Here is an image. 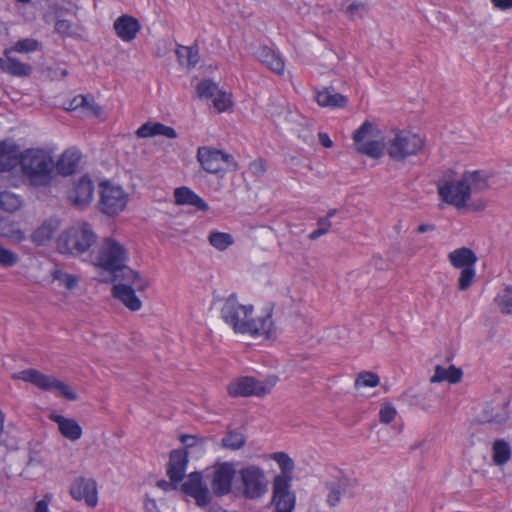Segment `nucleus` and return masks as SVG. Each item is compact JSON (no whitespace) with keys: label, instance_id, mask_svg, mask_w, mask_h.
<instances>
[{"label":"nucleus","instance_id":"1","mask_svg":"<svg viewBox=\"0 0 512 512\" xmlns=\"http://www.w3.org/2000/svg\"><path fill=\"white\" fill-rule=\"evenodd\" d=\"M21 171L29 183L35 187L50 185L53 178L54 162L42 149H27L23 152Z\"/></svg>","mask_w":512,"mask_h":512},{"label":"nucleus","instance_id":"2","mask_svg":"<svg viewBox=\"0 0 512 512\" xmlns=\"http://www.w3.org/2000/svg\"><path fill=\"white\" fill-rule=\"evenodd\" d=\"M97 240L87 222L73 225L64 230L57 239V248L61 254L81 255L87 252Z\"/></svg>","mask_w":512,"mask_h":512},{"label":"nucleus","instance_id":"3","mask_svg":"<svg viewBox=\"0 0 512 512\" xmlns=\"http://www.w3.org/2000/svg\"><path fill=\"white\" fill-rule=\"evenodd\" d=\"M238 490L246 500H258L268 491V480L262 468L248 465L239 470Z\"/></svg>","mask_w":512,"mask_h":512},{"label":"nucleus","instance_id":"4","mask_svg":"<svg viewBox=\"0 0 512 512\" xmlns=\"http://www.w3.org/2000/svg\"><path fill=\"white\" fill-rule=\"evenodd\" d=\"M99 195L98 209L109 217L119 215L126 208L129 201L128 193L121 186L108 180L100 182Z\"/></svg>","mask_w":512,"mask_h":512},{"label":"nucleus","instance_id":"5","mask_svg":"<svg viewBox=\"0 0 512 512\" xmlns=\"http://www.w3.org/2000/svg\"><path fill=\"white\" fill-rule=\"evenodd\" d=\"M13 378L31 383L44 391H58L60 395L70 401H75L78 397L76 392L69 385L53 376L43 374L36 369L29 368L22 370L14 374Z\"/></svg>","mask_w":512,"mask_h":512},{"label":"nucleus","instance_id":"6","mask_svg":"<svg viewBox=\"0 0 512 512\" xmlns=\"http://www.w3.org/2000/svg\"><path fill=\"white\" fill-rule=\"evenodd\" d=\"M423 146L424 140L418 134L399 130L387 143V154L392 160L402 162L420 152Z\"/></svg>","mask_w":512,"mask_h":512},{"label":"nucleus","instance_id":"7","mask_svg":"<svg viewBox=\"0 0 512 512\" xmlns=\"http://www.w3.org/2000/svg\"><path fill=\"white\" fill-rule=\"evenodd\" d=\"M276 380L275 376L269 377L265 381H258L251 376H243L231 382L227 391L231 397H264L271 392Z\"/></svg>","mask_w":512,"mask_h":512},{"label":"nucleus","instance_id":"8","mask_svg":"<svg viewBox=\"0 0 512 512\" xmlns=\"http://www.w3.org/2000/svg\"><path fill=\"white\" fill-rule=\"evenodd\" d=\"M127 260L126 248L117 240L107 238L99 251L97 266L109 273H116Z\"/></svg>","mask_w":512,"mask_h":512},{"label":"nucleus","instance_id":"9","mask_svg":"<svg viewBox=\"0 0 512 512\" xmlns=\"http://www.w3.org/2000/svg\"><path fill=\"white\" fill-rule=\"evenodd\" d=\"M335 475L329 481H326L324 486L328 491L327 504L330 507H335L339 504L342 496H354V489L357 487V480L349 478L341 470L334 469Z\"/></svg>","mask_w":512,"mask_h":512},{"label":"nucleus","instance_id":"10","mask_svg":"<svg viewBox=\"0 0 512 512\" xmlns=\"http://www.w3.org/2000/svg\"><path fill=\"white\" fill-rule=\"evenodd\" d=\"M438 194L447 204L453 205L457 208H463L470 199L471 187L470 185H467L462 177L456 185H454L452 181L439 183Z\"/></svg>","mask_w":512,"mask_h":512},{"label":"nucleus","instance_id":"11","mask_svg":"<svg viewBox=\"0 0 512 512\" xmlns=\"http://www.w3.org/2000/svg\"><path fill=\"white\" fill-rule=\"evenodd\" d=\"M271 504L275 506V512L294 511L296 495L291 489V482L284 478L274 477Z\"/></svg>","mask_w":512,"mask_h":512},{"label":"nucleus","instance_id":"12","mask_svg":"<svg viewBox=\"0 0 512 512\" xmlns=\"http://www.w3.org/2000/svg\"><path fill=\"white\" fill-rule=\"evenodd\" d=\"M196 158L200 163L201 168L210 174H218L223 171L221 162H225L230 165L234 160L232 155L209 146L199 147Z\"/></svg>","mask_w":512,"mask_h":512},{"label":"nucleus","instance_id":"13","mask_svg":"<svg viewBox=\"0 0 512 512\" xmlns=\"http://www.w3.org/2000/svg\"><path fill=\"white\" fill-rule=\"evenodd\" d=\"M181 491L195 499L199 507L207 506L211 501V496L207 486L203 483L200 472H192L188 479L181 484Z\"/></svg>","mask_w":512,"mask_h":512},{"label":"nucleus","instance_id":"14","mask_svg":"<svg viewBox=\"0 0 512 512\" xmlns=\"http://www.w3.org/2000/svg\"><path fill=\"white\" fill-rule=\"evenodd\" d=\"M235 474L236 470L231 462H224L216 466L211 481V488L215 496L222 497L230 493Z\"/></svg>","mask_w":512,"mask_h":512},{"label":"nucleus","instance_id":"15","mask_svg":"<svg viewBox=\"0 0 512 512\" xmlns=\"http://www.w3.org/2000/svg\"><path fill=\"white\" fill-rule=\"evenodd\" d=\"M240 304L237 301L236 293L230 294L221 308V318L232 327L235 333L246 334L249 331L248 320L239 318Z\"/></svg>","mask_w":512,"mask_h":512},{"label":"nucleus","instance_id":"16","mask_svg":"<svg viewBox=\"0 0 512 512\" xmlns=\"http://www.w3.org/2000/svg\"><path fill=\"white\" fill-rule=\"evenodd\" d=\"M94 183L88 175L82 176L68 192V199L78 209L86 208L92 201Z\"/></svg>","mask_w":512,"mask_h":512},{"label":"nucleus","instance_id":"17","mask_svg":"<svg viewBox=\"0 0 512 512\" xmlns=\"http://www.w3.org/2000/svg\"><path fill=\"white\" fill-rule=\"evenodd\" d=\"M70 494L77 501L84 500L89 507H95L98 503L96 481L91 478H76L70 487Z\"/></svg>","mask_w":512,"mask_h":512},{"label":"nucleus","instance_id":"18","mask_svg":"<svg viewBox=\"0 0 512 512\" xmlns=\"http://www.w3.org/2000/svg\"><path fill=\"white\" fill-rule=\"evenodd\" d=\"M189 451L174 449L169 454L166 474L172 483H180L186 473Z\"/></svg>","mask_w":512,"mask_h":512},{"label":"nucleus","instance_id":"19","mask_svg":"<svg viewBox=\"0 0 512 512\" xmlns=\"http://www.w3.org/2000/svg\"><path fill=\"white\" fill-rule=\"evenodd\" d=\"M23 152L13 141L0 142V172H9L21 165Z\"/></svg>","mask_w":512,"mask_h":512},{"label":"nucleus","instance_id":"20","mask_svg":"<svg viewBox=\"0 0 512 512\" xmlns=\"http://www.w3.org/2000/svg\"><path fill=\"white\" fill-rule=\"evenodd\" d=\"M13 52L5 49L3 56L0 57V69L2 72L13 77H29L33 73V67L30 64L23 63L17 58L11 56Z\"/></svg>","mask_w":512,"mask_h":512},{"label":"nucleus","instance_id":"21","mask_svg":"<svg viewBox=\"0 0 512 512\" xmlns=\"http://www.w3.org/2000/svg\"><path fill=\"white\" fill-rule=\"evenodd\" d=\"M113 29L122 41L131 42L141 30V24L135 17L123 14L114 21Z\"/></svg>","mask_w":512,"mask_h":512},{"label":"nucleus","instance_id":"22","mask_svg":"<svg viewBox=\"0 0 512 512\" xmlns=\"http://www.w3.org/2000/svg\"><path fill=\"white\" fill-rule=\"evenodd\" d=\"M509 401L487 403L481 414V421L493 425H502L509 419Z\"/></svg>","mask_w":512,"mask_h":512},{"label":"nucleus","instance_id":"23","mask_svg":"<svg viewBox=\"0 0 512 512\" xmlns=\"http://www.w3.org/2000/svg\"><path fill=\"white\" fill-rule=\"evenodd\" d=\"M112 295L131 311H138L142 306L141 300L137 297L135 289L130 284L114 285Z\"/></svg>","mask_w":512,"mask_h":512},{"label":"nucleus","instance_id":"24","mask_svg":"<svg viewBox=\"0 0 512 512\" xmlns=\"http://www.w3.org/2000/svg\"><path fill=\"white\" fill-rule=\"evenodd\" d=\"M255 56L263 65L274 73L282 74L284 72V60L280 54L276 53L272 48L266 45L260 46L256 51Z\"/></svg>","mask_w":512,"mask_h":512},{"label":"nucleus","instance_id":"25","mask_svg":"<svg viewBox=\"0 0 512 512\" xmlns=\"http://www.w3.org/2000/svg\"><path fill=\"white\" fill-rule=\"evenodd\" d=\"M174 199L177 205L194 206L197 210L202 212L209 210L208 204L199 195L186 186L178 187L174 190Z\"/></svg>","mask_w":512,"mask_h":512},{"label":"nucleus","instance_id":"26","mask_svg":"<svg viewBox=\"0 0 512 512\" xmlns=\"http://www.w3.org/2000/svg\"><path fill=\"white\" fill-rule=\"evenodd\" d=\"M249 331L247 334L252 336L264 335L266 338H270L274 331V323L272 320V309H269L265 315L258 317L257 319L248 320Z\"/></svg>","mask_w":512,"mask_h":512},{"label":"nucleus","instance_id":"27","mask_svg":"<svg viewBox=\"0 0 512 512\" xmlns=\"http://www.w3.org/2000/svg\"><path fill=\"white\" fill-rule=\"evenodd\" d=\"M80 158L81 155L79 151L75 149H67L60 156L56 164H54V168L58 174L62 176H70L76 171Z\"/></svg>","mask_w":512,"mask_h":512},{"label":"nucleus","instance_id":"28","mask_svg":"<svg viewBox=\"0 0 512 512\" xmlns=\"http://www.w3.org/2000/svg\"><path fill=\"white\" fill-rule=\"evenodd\" d=\"M58 228L59 221L57 219H46L39 227L33 231L31 240L37 246H44L52 239Z\"/></svg>","mask_w":512,"mask_h":512},{"label":"nucleus","instance_id":"29","mask_svg":"<svg viewBox=\"0 0 512 512\" xmlns=\"http://www.w3.org/2000/svg\"><path fill=\"white\" fill-rule=\"evenodd\" d=\"M53 421L58 424L59 431L65 438L71 441H76L81 438L82 428L76 420L56 415L53 417Z\"/></svg>","mask_w":512,"mask_h":512},{"label":"nucleus","instance_id":"30","mask_svg":"<svg viewBox=\"0 0 512 512\" xmlns=\"http://www.w3.org/2000/svg\"><path fill=\"white\" fill-rule=\"evenodd\" d=\"M448 259L454 268L472 267L477 262L475 253L467 247L458 248L448 254Z\"/></svg>","mask_w":512,"mask_h":512},{"label":"nucleus","instance_id":"31","mask_svg":"<svg viewBox=\"0 0 512 512\" xmlns=\"http://www.w3.org/2000/svg\"><path fill=\"white\" fill-rule=\"evenodd\" d=\"M316 101L322 107L331 108H344L348 103L346 96L336 93L329 88L319 91L316 95Z\"/></svg>","mask_w":512,"mask_h":512},{"label":"nucleus","instance_id":"32","mask_svg":"<svg viewBox=\"0 0 512 512\" xmlns=\"http://www.w3.org/2000/svg\"><path fill=\"white\" fill-rule=\"evenodd\" d=\"M462 376V370L454 365H451L448 368H444L441 365H437L435 367L434 375L431 377L430 381L432 383H440L443 381H447L451 384H456L461 381Z\"/></svg>","mask_w":512,"mask_h":512},{"label":"nucleus","instance_id":"33","mask_svg":"<svg viewBox=\"0 0 512 512\" xmlns=\"http://www.w3.org/2000/svg\"><path fill=\"white\" fill-rule=\"evenodd\" d=\"M462 177L467 185H470L471 190L484 191L489 187L488 179L490 175L483 170L466 171Z\"/></svg>","mask_w":512,"mask_h":512},{"label":"nucleus","instance_id":"34","mask_svg":"<svg viewBox=\"0 0 512 512\" xmlns=\"http://www.w3.org/2000/svg\"><path fill=\"white\" fill-rule=\"evenodd\" d=\"M385 143L380 140H371L355 146L356 151L373 159H379L384 155Z\"/></svg>","mask_w":512,"mask_h":512},{"label":"nucleus","instance_id":"35","mask_svg":"<svg viewBox=\"0 0 512 512\" xmlns=\"http://www.w3.org/2000/svg\"><path fill=\"white\" fill-rule=\"evenodd\" d=\"M511 458V447L504 439H497L492 445V459L497 466L506 464Z\"/></svg>","mask_w":512,"mask_h":512},{"label":"nucleus","instance_id":"36","mask_svg":"<svg viewBox=\"0 0 512 512\" xmlns=\"http://www.w3.org/2000/svg\"><path fill=\"white\" fill-rule=\"evenodd\" d=\"M271 458L277 462L281 469V473L275 477L284 478L288 482H292V473L294 470V461L285 452H275L271 455Z\"/></svg>","mask_w":512,"mask_h":512},{"label":"nucleus","instance_id":"37","mask_svg":"<svg viewBox=\"0 0 512 512\" xmlns=\"http://www.w3.org/2000/svg\"><path fill=\"white\" fill-rule=\"evenodd\" d=\"M222 446L230 450H238L246 443V438L243 433L237 430H231L221 440Z\"/></svg>","mask_w":512,"mask_h":512},{"label":"nucleus","instance_id":"38","mask_svg":"<svg viewBox=\"0 0 512 512\" xmlns=\"http://www.w3.org/2000/svg\"><path fill=\"white\" fill-rule=\"evenodd\" d=\"M21 207L20 197L10 191L0 192V209L9 213L17 211Z\"/></svg>","mask_w":512,"mask_h":512},{"label":"nucleus","instance_id":"39","mask_svg":"<svg viewBox=\"0 0 512 512\" xmlns=\"http://www.w3.org/2000/svg\"><path fill=\"white\" fill-rule=\"evenodd\" d=\"M209 243L219 251L226 250L234 242L233 237L225 232H211L208 236Z\"/></svg>","mask_w":512,"mask_h":512},{"label":"nucleus","instance_id":"40","mask_svg":"<svg viewBox=\"0 0 512 512\" xmlns=\"http://www.w3.org/2000/svg\"><path fill=\"white\" fill-rule=\"evenodd\" d=\"M41 47V43L33 38H25L17 41L12 47L6 48L11 52L29 53L37 51Z\"/></svg>","mask_w":512,"mask_h":512},{"label":"nucleus","instance_id":"41","mask_svg":"<svg viewBox=\"0 0 512 512\" xmlns=\"http://www.w3.org/2000/svg\"><path fill=\"white\" fill-rule=\"evenodd\" d=\"M197 94L200 99H210L218 92V85L211 79H204L197 85Z\"/></svg>","mask_w":512,"mask_h":512},{"label":"nucleus","instance_id":"42","mask_svg":"<svg viewBox=\"0 0 512 512\" xmlns=\"http://www.w3.org/2000/svg\"><path fill=\"white\" fill-rule=\"evenodd\" d=\"M164 124L160 122H146L141 125L136 134L140 138L154 137L161 134Z\"/></svg>","mask_w":512,"mask_h":512},{"label":"nucleus","instance_id":"43","mask_svg":"<svg viewBox=\"0 0 512 512\" xmlns=\"http://www.w3.org/2000/svg\"><path fill=\"white\" fill-rule=\"evenodd\" d=\"M380 382L379 376L371 371H362L355 379V387H376Z\"/></svg>","mask_w":512,"mask_h":512},{"label":"nucleus","instance_id":"44","mask_svg":"<svg viewBox=\"0 0 512 512\" xmlns=\"http://www.w3.org/2000/svg\"><path fill=\"white\" fill-rule=\"evenodd\" d=\"M51 275L53 280L62 282L68 290H72L77 286L78 278L75 275L65 273L60 269H54Z\"/></svg>","mask_w":512,"mask_h":512},{"label":"nucleus","instance_id":"45","mask_svg":"<svg viewBox=\"0 0 512 512\" xmlns=\"http://www.w3.org/2000/svg\"><path fill=\"white\" fill-rule=\"evenodd\" d=\"M212 102H213L214 108L218 112H224L232 106V101L230 99V95L220 89L213 96Z\"/></svg>","mask_w":512,"mask_h":512},{"label":"nucleus","instance_id":"46","mask_svg":"<svg viewBox=\"0 0 512 512\" xmlns=\"http://www.w3.org/2000/svg\"><path fill=\"white\" fill-rule=\"evenodd\" d=\"M374 128L375 125L372 122L368 120L364 121L353 134L354 145L357 146L358 144L363 143L365 138L372 135Z\"/></svg>","mask_w":512,"mask_h":512},{"label":"nucleus","instance_id":"47","mask_svg":"<svg viewBox=\"0 0 512 512\" xmlns=\"http://www.w3.org/2000/svg\"><path fill=\"white\" fill-rule=\"evenodd\" d=\"M475 278V268L474 266L472 267H464L460 273V277H459V280H458V288L459 290L461 291H465L467 290L473 280Z\"/></svg>","mask_w":512,"mask_h":512},{"label":"nucleus","instance_id":"48","mask_svg":"<svg viewBox=\"0 0 512 512\" xmlns=\"http://www.w3.org/2000/svg\"><path fill=\"white\" fill-rule=\"evenodd\" d=\"M113 280H122L132 283V278H140V273L137 271H134L125 263H123V266H121V269H119L116 273H111Z\"/></svg>","mask_w":512,"mask_h":512},{"label":"nucleus","instance_id":"49","mask_svg":"<svg viewBox=\"0 0 512 512\" xmlns=\"http://www.w3.org/2000/svg\"><path fill=\"white\" fill-rule=\"evenodd\" d=\"M74 24L67 19H58L55 22V32L64 37H71L75 34L73 30Z\"/></svg>","mask_w":512,"mask_h":512},{"label":"nucleus","instance_id":"50","mask_svg":"<svg viewBox=\"0 0 512 512\" xmlns=\"http://www.w3.org/2000/svg\"><path fill=\"white\" fill-rule=\"evenodd\" d=\"M182 49L185 50L186 59H187V67H189V68L195 67L200 60L199 48H198L197 43H194L192 46L182 47Z\"/></svg>","mask_w":512,"mask_h":512},{"label":"nucleus","instance_id":"51","mask_svg":"<svg viewBox=\"0 0 512 512\" xmlns=\"http://www.w3.org/2000/svg\"><path fill=\"white\" fill-rule=\"evenodd\" d=\"M504 292L500 297L499 306L502 313L509 314L512 311V286H507Z\"/></svg>","mask_w":512,"mask_h":512},{"label":"nucleus","instance_id":"52","mask_svg":"<svg viewBox=\"0 0 512 512\" xmlns=\"http://www.w3.org/2000/svg\"><path fill=\"white\" fill-rule=\"evenodd\" d=\"M18 261L17 255L11 250L5 249L0 245V264L5 267H12Z\"/></svg>","mask_w":512,"mask_h":512},{"label":"nucleus","instance_id":"53","mask_svg":"<svg viewBox=\"0 0 512 512\" xmlns=\"http://www.w3.org/2000/svg\"><path fill=\"white\" fill-rule=\"evenodd\" d=\"M397 412L393 405L384 404L379 412V418L382 423L389 424L396 416Z\"/></svg>","mask_w":512,"mask_h":512},{"label":"nucleus","instance_id":"54","mask_svg":"<svg viewBox=\"0 0 512 512\" xmlns=\"http://www.w3.org/2000/svg\"><path fill=\"white\" fill-rule=\"evenodd\" d=\"M180 441L183 443L184 449L187 451L189 449H191L193 447H197V446H200V448H202V442L194 435H189V434L181 435Z\"/></svg>","mask_w":512,"mask_h":512},{"label":"nucleus","instance_id":"55","mask_svg":"<svg viewBox=\"0 0 512 512\" xmlns=\"http://www.w3.org/2000/svg\"><path fill=\"white\" fill-rule=\"evenodd\" d=\"M81 110L86 111L94 116H99L101 113V107L94 102L92 97L86 96V103Z\"/></svg>","mask_w":512,"mask_h":512},{"label":"nucleus","instance_id":"56","mask_svg":"<svg viewBox=\"0 0 512 512\" xmlns=\"http://www.w3.org/2000/svg\"><path fill=\"white\" fill-rule=\"evenodd\" d=\"M86 103V96L78 95L74 97L67 108L68 111L75 112L77 110H81V107H84Z\"/></svg>","mask_w":512,"mask_h":512},{"label":"nucleus","instance_id":"57","mask_svg":"<svg viewBox=\"0 0 512 512\" xmlns=\"http://www.w3.org/2000/svg\"><path fill=\"white\" fill-rule=\"evenodd\" d=\"M177 484H178V483H172V482H171V480L168 482V481L163 480V479L158 480V481L156 482V486H157L158 488L163 489L164 491H169V490H171V489H176V488H177Z\"/></svg>","mask_w":512,"mask_h":512},{"label":"nucleus","instance_id":"58","mask_svg":"<svg viewBox=\"0 0 512 512\" xmlns=\"http://www.w3.org/2000/svg\"><path fill=\"white\" fill-rule=\"evenodd\" d=\"M495 7L501 10L512 8V0H491Z\"/></svg>","mask_w":512,"mask_h":512},{"label":"nucleus","instance_id":"59","mask_svg":"<svg viewBox=\"0 0 512 512\" xmlns=\"http://www.w3.org/2000/svg\"><path fill=\"white\" fill-rule=\"evenodd\" d=\"M318 137H319V142L321 143L322 146H324L326 148H330L333 146V142L327 133L321 132V133H319Z\"/></svg>","mask_w":512,"mask_h":512},{"label":"nucleus","instance_id":"60","mask_svg":"<svg viewBox=\"0 0 512 512\" xmlns=\"http://www.w3.org/2000/svg\"><path fill=\"white\" fill-rule=\"evenodd\" d=\"M132 284L136 286L138 291H143L148 286L147 281L144 280L141 275L140 278H132Z\"/></svg>","mask_w":512,"mask_h":512},{"label":"nucleus","instance_id":"61","mask_svg":"<svg viewBox=\"0 0 512 512\" xmlns=\"http://www.w3.org/2000/svg\"><path fill=\"white\" fill-rule=\"evenodd\" d=\"M162 136H165L170 139H174L177 137L176 130L173 127L164 125L161 134Z\"/></svg>","mask_w":512,"mask_h":512},{"label":"nucleus","instance_id":"62","mask_svg":"<svg viewBox=\"0 0 512 512\" xmlns=\"http://www.w3.org/2000/svg\"><path fill=\"white\" fill-rule=\"evenodd\" d=\"M317 225H318V228L324 229L325 232L328 233V231L331 227V222L328 219V217H320L317 220Z\"/></svg>","mask_w":512,"mask_h":512},{"label":"nucleus","instance_id":"63","mask_svg":"<svg viewBox=\"0 0 512 512\" xmlns=\"http://www.w3.org/2000/svg\"><path fill=\"white\" fill-rule=\"evenodd\" d=\"M34 512H50L48 508V502L45 500H40L35 505Z\"/></svg>","mask_w":512,"mask_h":512},{"label":"nucleus","instance_id":"64","mask_svg":"<svg viewBox=\"0 0 512 512\" xmlns=\"http://www.w3.org/2000/svg\"><path fill=\"white\" fill-rule=\"evenodd\" d=\"M364 5L361 4V3H351L348 7H347V13L350 14V15H354L360 8H363Z\"/></svg>","mask_w":512,"mask_h":512}]
</instances>
